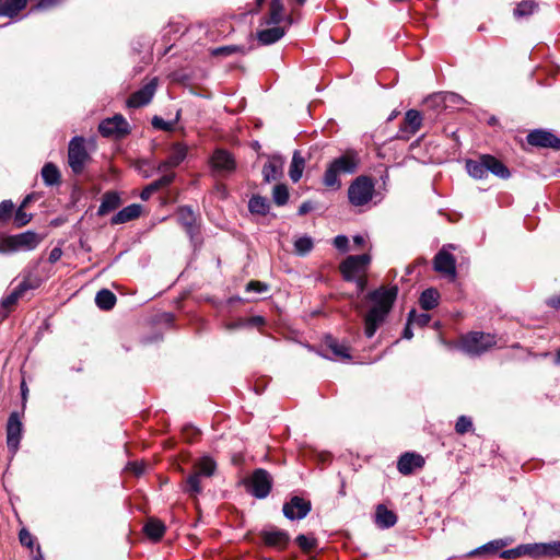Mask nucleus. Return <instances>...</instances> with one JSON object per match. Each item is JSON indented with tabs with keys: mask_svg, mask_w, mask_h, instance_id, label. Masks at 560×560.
Wrapping results in <instances>:
<instances>
[{
	"mask_svg": "<svg viewBox=\"0 0 560 560\" xmlns=\"http://www.w3.org/2000/svg\"><path fill=\"white\" fill-rule=\"evenodd\" d=\"M397 293V287L381 288L369 293V300L373 303V306L364 317V334L368 338H372L385 320L396 300Z\"/></svg>",
	"mask_w": 560,
	"mask_h": 560,
	"instance_id": "1",
	"label": "nucleus"
},
{
	"mask_svg": "<svg viewBox=\"0 0 560 560\" xmlns=\"http://www.w3.org/2000/svg\"><path fill=\"white\" fill-rule=\"evenodd\" d=\"M360 158L357 151L348 150L345 154L334 159L323 175V184L331 189H339L340 174H354L358 171Z\"/></svg>",
	"mask_w": 560,
	"mask_h": 560,
	"instance_id": "2",
	"label": "nucleus"
},
{
	"mask_svg": "<svg viewBox=\"0 0 560 560\" xmlns=\"http://www.w3.org/2000/svg\"><path fill=\"white\" fill-rule=\"evenodd\" d=\"M42 237L33 231H26L15 235H9L0 240V254H12L16 252H30L35 249Z\"/></svg>",
	"mask_w": 560,
	"mask_h": 560,
	"instance_id": "3",
	"label": "nucleus"
},
{
	"mask_svg": "<svg viewBox=\"0 0 560 560\" xmlns=\"http://www.w3.org/2000/svg\"><path fill=\"white\" fill-rule=\"evenodd\" d=\"M497 343L495 337L491 334L471 331L462 338L460 347L464 352L476 357L485 353Z\"/></svg>",
	"mask_w": 560,
	"mask_h": 560,
	"instance_id": "4",
	"label": "nucleus"
},
{
	"mask_svg": "<svg viewBox=\"0 0 560 560\" xmlns=\"http://www.w3.org/2000/svg\"><path fill=\"white\" fill-rule=\"evenodd\" d=\"M91 161V156L85 148L83 137H73L68 147V164L71 171L79 175L84 171L85 165Z\"/></svg>",
	"mask_w": 560,
	"mask_h": 560,
	"instance_id": "5",
	"label": "nucleus"
},
{
	"mask_svg": "<svg viewBox=\"0 0 560 560\" xmlns=\"http://www.w3.org/2000/svg\"><path fill=\"white\" fill-rule=\"evenodd\" d=\"M374 183L368 176L357 177L348 189V198L355 207L366 205L373 197Z\"/></svg>",
	"mask_w": 560,
	"mask_h": 560,
	"instance_id": "6",
	"label": "nucleus"
},
{
	"mask_svg": "<svg viewBox=\"0 0 560 560\" xmlns=\"http://www.w3.org/2000/svg\"><path fill=\"white\" fill-rule=\"evenodd\" d=\"M371 261L369 254L352 255L348 256L340 265V271L346 281H357L359 288L362 290L365 281L363 279H357L355 276L360 271H363Z\"/></svg>",
	"mask_w": 560,
	"mask_h": 560,
	"instance_id": "7",
	"label": "nucleus"
},
{
	"mask_svg": "<svg viewBox=\"0 0 560 560\" xmlns=\"http://www.w3.org/2000/svg\"><path fill=\"white\" fill-rule=\"evenodd\" d=\"M247 488L255 498L265 499L271 491L272 477L266 469L257 468L248 479Z\"/></svg>",
	"mask_w": 560,
	"mask_h": 560,
	"instance_id": "8",
	"label": "nucleus"
},
{
	"mask_svg": "<svg viewBox=\"0 0 560 560\" xmlns=\"http://www.w3.org/2000/svg\"><path fill=\"white\" fill-rule=\"evenodd\" d=\"M23 435V423L18 411L10 413L7 422V445L12 456L16 454Z\"/></svg>",
	"mask_w": 560,
	"mask_h": 560,
	"instance_id": "9",
	"label": "nucleus"
},
{
	"mask_svg": "<svg viewBox=\"0 0 560 560\" xmlns=\"http://www.w3.org/2000/svg\"><path fill=\"white\" fill-rule=\"evenodd\" d=\"M448 249H455V246L452 244L444 245L433 259V268L436 272L443 273L445 276L455 279L456 277V259L448 252Z\"/></svg>",
	"mask_w": 560,
	"mask_h": 560,
	"instance_id": "10",
	"label": "nucleus"
},
{
	"mask_svg": "<svg viewBox=\"0 0 560 560\" xmlns=\"http://www.w3.org/2000/svg\"><path fill=\"white\" fill-rule=\"evenodd\" d=\"M98 131L103 137L120 138L129 133V124L122 115L117 114L104 119L98 126Z\"/></svg>",
	"mask_w": 560,
	"mask_h": 560,
	"instance_id": "11",
	"label": "nucleus"
},
{
	"mask_svg": "<svg viewBox=\"0 0 560 560\" xmlns=\"http://www.w3.org/2000/svg\"><path fill=\"white\" fill-rule=\"evenodd\" d=\"M312 504L310 500L299 495L292 497L283 504V515L290 521L303 520L311 512Z\"/></svg>",
	"mask_w": 560,
	"mask_h": 560,
	"instance_id": "12",
	"label": "nucleus"
},
{
	"mask_svg": "<svg viewBox=\"0 0 560 560\" xmlns=\"http://www.w3.org/2000/svg\"><path fill=\"white\" fill-rule=\"evenodd\" d=\"M156 88L158 79L153 78L129 96L127 100L128 107L138 108L148 105L152 101L156 92Z\"/></svg>",
	"mask_w": 560,
	"mask_h": 560,
	"instance_id": "13",
	"label": "nucleus"
},
{
	"mask_svg": "<svg viewBox=\"0 0 560 560\" xmlns=\"http://www.w3.org/2000/svg\"><path fill=\"white\" fill-rule=\"evenodd\" d=\"M526 139L533 147L560 150V138L548 130L535 129L527 135Z\"/></svg>",
	"mask_w": 560,
	"mask_h": 560,
	"instance_id": "14",
	"label": "nucleus"
},
{
	"mask_svg": "<svg viewBox=\"0 0 560 560\" xmlns=\"http://www.w3.org/2000/svg\"><path fill=\"white\" fill-rule=\"evenodd\" d=\"M260 537L266 546L280 550L284 549L290 541L288 532L276 527L262 529Z\"/></svg>",
	"mask_w": 560,
	"mask_h": 560,
	"instance_id": "15",
	"label": "nucleus"
},
{
	"mask_svg": "<svg viewBox=\"0 0 560 560\" xmlns=\"http://www.w3.org/2000/svg\"><path fill=\"white\" fill-rule=\"evenodd\" d=\"M422 126V115L417 109H409L405 114L404 125L399 128L398 138L409 139Z\"/></svg>",
	"mask_w": 560,
	"mask_h": 560,
	"instance_id": "16",
	"label": "nucleus"
},
{
	"mask_svg": "<svg viewBox=\"0 0 560 560\" xmlns=\"http://www.w3.org/2000/svg\"><path fill=\"white\" fill-rule=\"evenodd\" d=\"M424 463L425 460L420 454L407 452L399 457L397 469L401 475L408 476L416 469L422 468Z\"/></svg>",
	"mask_w": 560,
	"mask_h": 560,
	"instance_id": "17",
	"label": "nucleus"
},
{
	"mask_svg": "<svg viewBox=\"0 0 560 560\" xmlns=\"http://www.w3.org/2000/svg\"><path fill=\"white\" fill-rule=\"evenodd\" d=\"M212 167L220 173H229L235 170V161L232 154L223 149L214 151L211 158Z\"/></svg>",
	"mask_w": 560,
	"mask_h": 560,
	"instance_id": "18",
	"label": "nucleus"
},
{
	"mask_svg": "<svg viewBox=\"0 0 560 560\" xmlns=\"http://www.w3.org/2000/svg\"><path fill=\"white\" fill-rule=\"evenodd\" d=\"M284 160L280 155H272L262 167L264 180L270 183L282 176Z\"/></svg>",
	"mask_w": 560,
	"mask_h": 560,
	"instance_id": "19",
	"label": "nucleus"
},
{
	"mask_svg": "<svg viewBox=\"0 0 560 560\" xmlns=\"http://www.w3.org/2000/svg\"><path fill=\"white\" fill-rule=\"evenodd\" d=\"M324 343L327 347V349H329L332 353V355L329 357V359L341 360V361H347V360L351 359V355L349 353V347L346 343L339 342L332 336H327L325 338ZM325 357L328 358V355H325Z\"/></svg>",
	"mask_w": 560,
	"mask_h": 560,
	"instance_id": "20",
	"label": "nucleus"
},
{
	"mask_svg": "<svg viewBox=\"0 0 560 560\" xmlns=\"http://www.w3.org/2000/svg\"><path fill=\"white\" fill-rule=\"evenodd\" d=\"M397 523V516L388 510L384 504H378L375 511V524L377 527L386 529L393 527Z\"/></svg>",
	"mask_w": 560,
	"mask_h": 560,
	"instance_id": "21",
	"label": "nucleus"
},
{
	"mask_svg": "<svg viewBox=\"0 0 560 560\" xmlns=\"http://www.w3.org/2000/svg\"><path fill=\"white\" fill-rule=\"evenodd\" d=\"M177 217L179 223L186 229L187 234L192 240L196 232V215L194 210L188 206L180 207L178 209Z\"/></svg>",
	"mask_w": 560,
	"mask_h": 560,
	"instance_id": "22",
	"label": "nucleus"
},
{
	"mask_svg": "<svg viewBox=\"0 0 560 560\" xmlns=\"http://www.w3.org/2000/svg\"><path fill=\"white\" fill-rule=\"evenodd\" d=\"M141 210L142 207L138 203L129 205L112 218V224H121L135 220L141 214Z\"/></svg>",
	"mask_w": 560,
	"mask_h": 560,
	"instance_id": "23",
	"label": "nucleus"
},
{
	"mask_svg": "<svg viewBox=\"0 0 560 560\" xmlns=\"http://www.w3.org/2000/svg\"><path fill=\"white\" fill-rule=\"evenodd\" d=\"M483 155H485L488 174L492 173L493 175H495L502 179H506L510 177L511 173H510L509 168L499 159H497L492 155H489V154H483Z\"/></svg>",
	"mask_w": 560,
	"mask_h": 560,
	"instance_id": "24",
	"label": "nucleus"
},
{
	"mask_svg": "<svg viewBox=\"0 0 560 560\" xmlns=\"http://www.w3.org/2000/svg\"><path fill=\"white\" fill-rule=\"evenodd\" d=\"M284 34V28L276 25L273 27L259 31L257 33V38L262 45H271L280 40Z\"/></svg>",
	"mask_w": 560,
	"mask_h": 560,
	"instance_id": "25",
	"label": "nucleus"
},
{
	"mask_svg": "<svg viewBox=\"0 0 560 560\" xmlns=\"http://www.w3.org/2000/svg\"><path fill=\"white\" fill-rule=\"evenodd\" d=\"M452 98L460 100V96L452 92H440L428 96L424 104L431 108H442L447 106V101Z\"/></svg>",
	"mask_w": 560,
	"mask_h": 560,
	"instance_id": "26",
	"label": "nucleus"
},
{
	"mask_svg": "<svg viewBox=\"0 0 560 560\" xmlns=\"http://www.w3.org/2000/svg\"><path fill=\"white\" fill-rule=\"evenodd\" d=\"M120 205V197L115 191H107L102 198V202L98 207L97 214L105 215L110 211L117 209Z\"/></svg>",
	"mask_w": 560,
	"mask_h": 560,
	"instance_id": "27",
	"label": "nucleus"
},
{
	"mask_svg": "<svg viewBox=\"0 0 560 560\" xmlns=\"http://www.w3.org/2000/svg\"><path fill=\"white\" fill-rule=\"evenodd\" d=\"M466 170L468 174L476 179H483L488 176L485 155L478 160H467Z\"/></svg>",
	"mask_w": 560,
	"mask_h": 560,
	"instance_id": "28",
	"label": "nucleus"
},
{
	"mask_svg": "<svg viewBox=\"0 0 560 560\" xmlns=\"http://www.w3.org/2000/svg\"><path fill=\"white\" fill-rule=\"evenodd\" d=\"M27 0H0V15L13 18L25 8Z\"/></svg>",
	"mask_w": 560,
	"mask_h": 560,
	"instance_id": "29",
	"label": "nucleus"
},
{
	"mask_svg": "<svg viewBox=\"0 0 560 560\" xmlns=\"http://www.w3.org/2000/svg\"><path fill=\"white\" fill-rule=\"evenodd\" d=\"M439 299H440L439 291L434 288H429V289H425L421 293L420 299H419V304L422 310L431 311L438 306Z\"/></svg>",
	"mask_w": 560,
	"mask_h": 560,
	"instance_id": "30",
	"label": "nucleus"
},
{
	"mask_svg": "<svg viewBox=\"0 0 560 560\" xmlns=\"http://www.w3.org/2000/svg\"><path fill=\"white\" fill-rule=\"evenodd\" d=\"M95 303L98 308L109 311L116 304V295L108 289H102L96 293Z\"/></svg>",
	"mask_w": 560,
	"mask_h": 560,
	"instance_id": "31",
	"label": "nucleus"
},
{
	"mask_svg": "<svg viewBox=\"0 0 560 560\" xmlns=\"http://www.w3.org/2000/svg\"><path fill=\"white\" fill-rule=\"evenodd\" d=\"M42 178L46 186L60 183V172L54 163H46L42 168Z\"/></svg>",
	"mask_w": 560,
	"mask_h": 560,
	"instance_id": "32",
	"label": "nucleus"
},
{
	"mask_svg": "<svg viewBox=\"0 0 560 560\" xmlns=\"http://www.w3.org/2000/svg\"><path fill=\"white\" fill-rule=\"evenodd\" d=\"M145 535L154 541L160 540L165 533V525L159 520H149L144 525Z\"/></svg>",
	"mask_w": 560,
	"mask_h": 560,
	"instance_id": "33",
	"label": "nucleus"
},
{
	"mask_svg": "<svg viewBox=\"0 0 560 560\" xmlns=\"http://www.w3.org/2000/svg\"><path fill=\"white\" fill-rule=\"evenodd\" d=\"M305 161L301 156L300 152L295 151L292 156L290 170H289V176L293 183H298L301 177L304 170Z\"/></svg>",
	"mask_w": 560,
	"mask_h": 560,
	"instance_id": "34",
	"label": "nucleus"
},
{
	"mask_svg": "<svg viewBox=\"0 0 560 560\" xmlns=\"http://www.w3.org/2000/svg\"><path fill=\"white\" fill-rule=\"evenodd\" d=\"M270 208L269 200L259 195L253 196L248 201V209L254 214L265 215Z\"/></svg>",
	"mask_w": 560,
	"mask_h": 560,
	"instance_id": "35",
	"label": "nucleus"
},
{
	"mask_svg": "<svg viewBox=\"0 0 560 560\" xmlns=\"http://www.w3.org/2000/svg\"><path fill=\"white\" fill-rule=\"evenodd\" d=\"M188 148L183 143H175L172 145L170 154H168V164L171 166L177 167L187 156Z\"/></svg>",
	"mask_w": 560,
	"mask_h": 560,
	"instance_id": "36",
	"label": "nucleus"
},
{
	"mask_svg": "<svg viewBox=\"0 0 560 560\" xmlns=\"http://www.w3.org/2000/svg\"><path fill=\"white\" fill-rule=\"evenodd\" d=\"M284 5L282 0H271L269 8V19L267 24L278 25L284 19Z\"/></svg>",
	"mask_w": 560,
	"mask_h": 560,
	"instance_id": "37",
	"label": "nucleus"
},
{
	"mask_svg": "<svg viewBox=\"0 0 560 560\" xmlns=\"http://www.w3.org/2000/svg\"><path fill=\"white\" fill-rule=\"evenodd\" d=\"M196 469L199 476L211 477L217 469V464L210 456H203L196 464Z\"/></svg>",
	"mask_w": 560,
	"mask_h": 560,
	"instance_id": "38",
	"label": "nucleus"
},
{
	"mask_svg": "<svg viewBox=\"0 0 560 560\" xmlns=\"http://www.w3.org/2000/svg\"><path fill=\"white\" fill-rule=\"evenodd\" d=\"M200 477L199 474H191L187 477L184 491L187 492L190 497H197L202 488L200 486Z\"/></svg>",
	"mask_w": 560,
	"mask_h": 560,
	"instance_id": "39",
	"label": "nucleus"
},
{
	"mask_svg": "<svg viewBox=\"0 0 560 560\" xmlns=\"http://www.w3.org/2000/svg\"><path fill=\"white\" fill-rule=\"evenodd\" d=\"M314 247L313 238L308 235H303L295 240L294 250L300 256H306Z\"/></svg>",
	"mask_w": 560,
	"mask_h": 560,
	"instance_id": "40",
	"label": "nucleus"
},
{
	"mask_svg": "<svg viewBox=\"0 0 560 560\" xmlns=\"http://www.w3.org/2000/svg\"><path fill=\"white\" fill-rule=\"evenodd\" d=\"M524 552L533 559L546 557V542L524 544Z\"/></svg>",
	"mask_w": 560,
	"mask_h": 560,
	"instance_id": "41",
	"label": "nucleus"
},
{
	"mask_svg": "<svg viewBox=\"0 0 560 560\" xmlns=\"http://www.w3.org/2000/svg\"><path fill=\"white\" fill-rule=\"evenodd\" d=\"M508 545V541L504 540V539H495V540H491L487 544H485L483 546L475 549L471 555H479V553H482V552H491V553H494L497 552L498 550H500L501 548L505 547Z\"/></svg>",
	"mask_w": 560,
	"mask_h": 560,
	"instance_id": "42",
	"label": "nucleus"
},
{
	"mask_svg": "<svg viewBox=\"0 0 560 560\" xmlns=\"http://www.w3.org/2000/svg\"><path fill=\"white\" fill-rule=\"evenodd\" d=\"M21 296L19 295V292H15L14 290L3 298L0 302V315L4 318L8 316L11 307L18 302V300Z\"/></svg>",
	"mask_w": 560,
	"mask_h": 560,
	"instance_id": "43",
	"label": "nucleus"
},
{
	"mask_svg": "<svg viewBox=\"0 0 560 560\" xmlns=\"http://www.w3.org/2000/svg\"><path fill=\"white\" fill-rule=\"evenodd\" d=\"M272 198L277 206H284L289 200V190L285 185L278 184L272 191Z\"/></svg>",
	"mask_w": 560,
	"mask_h": 560,
	"instance_id": "44",
	"label": "nucleus"
},
{
	"mask_svg": "<svg viewBox=\"0 0 560 560\" xmlns=\"http://www.w3.org/2000/svg\"><path fill=\"white\" fill-rule=\"evenodd\" d=\"M295 542L305 552L313 550L317 546V541L314 537L304 534L298 535Z\"/></svg>",
	"mask_w": 560,
	"mask_h": 560,
	"instance_id": "45",
	"label": "nucleus"
},
{
	"mask_svg": "<svg viewBox=\"0 0 560 560\" xmlns=\"http://www.w3.org/2000/svg\"><path fill=\"white\" fill-rule=\"evenodd\" d=\"M408 319L409 324L424 327L430 323L431 316L427 313H417L415 310H411L408 314Z\"/></svg>",
	"mask_w": 560,
	"mask_h": 560,
	"instance_id": "46",
	"label": "nucleus"
},
{
	"mask_svg": "<svg viewBox=\"0 0 560 560\" xmlns=\"http://www.w3.org/2000/svg\"><path fill=\"white\" fill-rule=\"evenodd\" d=\"M536 8V4L532 0H525L517 4L514 10V15L517 18H523L532 14Z\"/></svg>",
	"mask_w": 560,
	"mask_h": 560,
	"instance_id": "47",
	"label": "nucleus"
},
{
	"mask_svg": "<svg viewBox=\"0 0 560 560\" xmlns=\"http://www.w3.org/2000/svg\"><path fill=\"white\" fill-rule=\"evenodd\" d=\"M500 558L504 560L517 559L525 556L524 544L516 546L515 548L503 550L500 552Z\"/></svg>",
	"mask_w": 560,
	"mask_h": 560,
	"instance_id": "48",
	"label": "nucleus"
},
{
	"mask_svg": "<svg viewBox=\"0 0 560 560\" xmlns=\"http://www.w3.org/2000/svg\"><path fill=\"white\" fill-rule=\"evenodd\" d=\"M264 323H265L264 317H261V316H253V317H250L249 319H247L245 322H237V323L229 324L228 328L229 329H237V328H242V327H245V326H259V325H262Z\"/></svg>",
	"mask_w": 560,
	"mask_h": 560,
	"instance_id": "49",
	"label": "nucleus"
},
{
	"mask_svg": "<svg viewBox=\"0 0 560 560\" xmlns=\"http://www.w3.org/2000/svg\"><path fill=\"white\" fill-rule=\"evenodd\" d=\"M14 205L11 200H3L0 202V223L7 222L13 212Z\"/></svg>",
	"mask_w": 560,
	"mask_h": 560,
	"instance_id": "50",
	"label": "nucleus"
},
{
	"mask_svg": "<svg viewBox=\"0 0 560 560\" xmlns=\"http://www.w3.org/2000/svg\"><path fill=\"white\" fill-rule=\"evenodd\" d=\"M472 429V421L467 416H460L455 424V430L458 434H465Z\"/></svg>",
	"mask_w": 560,
	"mask_h": 560,
	"instance_id": "51",
	"label": "nucleus"
},
{
	"mask_svg": "<svg viewBox=\"0 0 560 560\" xmlns=\"http://www.w3.org/2000/svg\"><path fill=\"white\" fill-rule=\"evenodd\" d=\"M32 220V214L26 213L23 207H19L14 213V224L18 228L26 225Z\"/></svg>",
	"mask_w": 560,
	"mask_h": 560,
	"instance_id": "52",
	"label": "nucleus"
},
{
	"mask_svg": "<svg viewBox=\"0 0 560 560\" xmlns=\"http://www.w3.org/2000/svg\"><path fill=\"white\" fill-rule=\"evenodd\" d=\"M546 557H560V540L546 542Z\"/></svg>",
	"mask_w": 560,
	"mask_h": 560,
	"instance_id": "53",
	"label": "nucleus"
},
{
	"mask_svg": "<svg viewBox=\"0 0 560 560\" xmlns=\"http://www.w3.org/2000/svg\"><path fill=\"white\" fill-rule=\"evenodd\" d=\"M268 285L260 281H249L246 284V291L247 292H255V293H265L268 291Z\"/></svg>",
	"mask_w": 560,
	"mask_h": 560,
	"instance_id": "54",
	"label": "nucleus"
},
{
	"mask_svg": "<svg viewBox=\"0 0 560 560\" xmlns=\"http://www.w3.org/2000/svg\"><path fill=\"white\" fill-rule=\"evenodd\" d=\"M152 126L160 130L171 131L173 130L174 124L171 121H165L163 118L159 116H154L152 118Z\"/></svg>",
	"mask_w": 560,
	"mask_h": 560,
	"instance_id": "55",
	"label": "nucleus"
},
{
	"mask_svg": "<svg viewBox=\"0 0 560 560\" xmlns=\"http://www.w3.org/2000/svg\"><path fill=\"white\" fill-rule=\"evenodd\" d=\"M19 539H20V542L21 545L27 547V548H33L34 546V538L32 536V534L25 529V528H22L19 533Z\"/></svg>",
	"mask_w": 560,
	"mask_h": 560,
	"instance_id": "56",
	"label": "nucleus"
},
{
	"mask_svg": "<svg viewBox=\"0 0 560 560\" xmlns=\"http://www.w3.org/2000/svg\"><path fill=\"white\" fill-rule=\"evenodd\" d=\"M175 178V174L174 173H170V174H165L163 175L162 177H160L159 179L156 180H153L152 183L156 185V189L160 190L164 187H167L170 186L173 180Z\"/></svg>",
	"mask_w": 560,
	"mask_h": 560,
	"instance_id": "57",
	"label": "nucleus"
},
{
	"mask_svg": "<svg viewBox=\"0 0 560 560\" xmlns=\"http://www.w3.org/2000/svg\"><path fill=\"white\" fill-rule=\"evenodd\" d=\"M238 50L237 46H221L212 49L211 54L212 56H229Z\"/></svg>",
	"mask_w": 560,
	"mask_h": 560,
	"instance_id": "58",
	"label": "nucleus"
},
{
	"mask_svg": "<svg viewBox=\"0 0 560 560\" xmlns=\"http://www.w3.org/2000/svg\"><path fill=\"white\" fill-rule=\"evenodd\" d=\"M334 246L340 252H347L349 246V240L346 235H337L334 238Z\"/></svg>",
	"mask_w": 560,
	"mask_h": 560,
	"instance_id": "59",
	"label": "nucleus"
},
{
	"mask_svg": "<svg viewBox=\"0 0 560 560\" xmlns=\"http://www.w3.org/2000/svg\"><path fill=\"white\" fill-rule=\"evenodd\" d=\"M61 2H62V0H38L37 4H36V9L48 10V9L57 7Z\"/></svg>",
	"mask_w": 560,
	"mask_h": 560,
	"instance_id": "60",
	"label": "nucleus"
},
{
	"mask_svg": "<svg viewBox=\"0 0 560 560\" xmlns=\"http://www.w3.org/2000/svg\"><path fill=\"white\" fill-rule=\"evenodd\" d=\"M126 469L132 471L136 476H140L144 472V465L137 462H130Z\"/></svg>",
	"mask_w": 560,
	"mask_h": 560,
	"instance_id": "61",
	"label": "nucleus"
},
{
	"mask_svg": "<svg viewBox=\"0 0 560 560\" xmlns=\"http://www.w3.org/2000/svg\"><path fill=\"white\" fill-rule=\"evenodd\" d=\"M155 191H158L156 185L153 183H150L148 186H145L142 189V191L140 194V198L142 200H148L152 196V194H154Z\"/></svg>",
	"mask_w": 560,
	"mask_h": 560,
	"instance_id": "62",
	"label": "nucleus"
},
{
	"mask_svg": "<svg viewBox=\"0 0 560 560\" xmlns=\"http://www.w3.org/2000/svg\"><path fill=\"white\" fill-rule=\"evenodd\" d=\"M61 255H62V250L59 247L52 248L48 256L49 262L55 264L56 261H58L60 259Z\"/></svg>",
	"mask_w": 560,
	"mask_h": 560,
	"instance_id": "63",
	"label": "nucleus"
},
{
	"mask_svg": "<svg viewBox=\"0 0 560 560\" xmlns=\"http://www.w3.org/2000/svg\"><path fill=\"white\" fill-rule=\"evenodd\" d=\"M311 210H313V203L311 201H304L298 210L299 215H304L308 213Z\"/></svg>",
	"mask_w": 560,
	"mask_h": 560,
	"instance_id": "64",
	"label": "nucleus"
}]
</instances>
